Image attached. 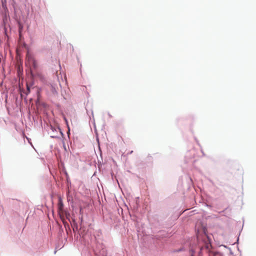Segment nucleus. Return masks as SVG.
Returning <instances> with one entry per match:
<instances>
[{
    "instance_id": "f257e3e1",
    "label": "nucleus",
    "mask_w": 256,
    "mask_h": 256,
    "mask_svg": "<svg viewBox=\"0 0 256 256\" xmlns=\"http://www.w3.org/2000/svg\"><path fill=\"white\" fill-rule=\"evenodd\" d=\"M58 212L60 216L64 212V204L62 198L60 197L58 198Z\"/></svg>"
},
{
    "instance_id": "39448f33",
    "label": "nucleus",
    "mask_w": 256,
    "mask_h": 256,
    "mask_svg": "<svg viewBox=\"0 0 256 256\" xmlns=\"http://www.w3.org/2000/svg\"><path fill=\"white\" fill-rule=\"evenodd\" d=\"M64 120L65 122H66V124H68V120H66V118L65 117L64 118Z\"/></svg>"
},
{
    "instance_id": "7ed1b4c3",
    "label": "nucleus",
    "mask_w": 256,
    "mask_h": 256,
    "mask_svg": "<svg viewBox=\"0 0 256 256\" xmlns=\"http://www.w3.org/2000/svg\"><path fill=\"white\" fill-rule=\"evenodd\" d=\"M30 64L32 65L34 68H36V67L37 66L36 62L35 60L33 62H32Z\"/></svg>"
},
{
    "instance_id": "f03ea898",
    "label": "nucleus",
    "mask_w": 256,
    "mask_h": 256,
    "mask_svg": "<svg viewBox=\"0 0 256 256\" xmlns=\"http://www.w3.org/2000/svg\"><path fill=\"white\" fill-rule=\"evenodd\" d=\"M26 59L30 64L34 60V57L29 54H26Z\"/></svg>"
},
{
    "instance_id": "20e7f679",
    "label": "nucleus",
    "mask_w": 256,
    "mask_h": 256,
    "mask_svg": "<svg viewBox=\"0 0 256 256\" xmlns=\"http://www.w3.org/2000/svg\"><path fill=\"white\" fill-rule=\"evenodd\" d=\"M26 89H27V92H26V94H28V93L30 92V86L26 84Z\"/></svg>"
}]
</instances>
